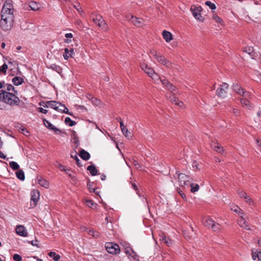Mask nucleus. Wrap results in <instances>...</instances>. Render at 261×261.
Returning a JSON list of instances; mask_svg holds the SVG:
<instances>
[{
    "label": "nucleus",
    "instance_id": "f257e3e1",
    "mask_svg": "<svg viewBox=\"0 0 261 261\" xmlns=\"http://www.w3.org/2000/svg\"><path fill=\"white\" fill-rule=\"evenodd\" d=\"M15 94L1 90H0V101L12 107L19 106L21 101Z\"/></svg>",
    "mask_w": 261,
    "mask_h": 261
},
{
    "label": "nucleus",
    "instance_id": "f03ea898",
    "mask_svg": "<svg viewBox=\"0 0 261 261\" xmlns=\"http://www.w3.org/2000/svg\"><path fill=\"white\" fill-rule=\"evenodd\" d=\"M0 20V27L4 31H8L11 29L14 21V14H2Z\"/></svg>",
    "mask_w": 261,
    "mask_h": 261
},
{
    "label": "nucleus",
    "instance_id": "7ed1b4c3",
    "mask_svg": "<svg viewBox=\"0 0 261 261\" xmlns=\"http://www.w3.org/2000/svg\"><path fill=\"white\" fill-rule=\"evenodd\" d=\"M91 17L93 21L102 30H107V24L102 16L98 14L92 13Z\"/></svg>",
    "mask_w": 261,
    "mask_h": 261
},
{
    "label": "nucleus",
    "instance_id": "20e7f679",
    "mask_svg": "<svg viewBox=\"0 0 261 261\" xmlns=\"http://www.w3.org/2000/svg\"><path fill=\"white\" fill-rule=\"evenodd\" d=\"M105 248L107 252L112 254L116 255L120 251L119 245L113 242H107L105 244Z\"/></svg>",
    "mask_w": 261,
    "mask_h": 261
},
{
    "label": "nucleus",
    "instance_id": "39448f33",
    "mask_svg": "<svg viewBox=\"0 0 261 261\" xmlns=\"http://www.w3.org/2000/svg\"><path fill=\"white\" fill-rule=\"evenodd\" d=\"M14 9L12 0H6L1 10V14L7 15L8 14H13Z\"/></svg>",
    "mask_w": 261,
    "mask_h": 261
},
{
    "label": "nucleus",
    "instance_id": "423d86ee",
    "mask_svg": "<svg viewBox=\"0 0 261 261\" xmlns=\"http://www.w3.org/2000/svg\"><path fill=\"white\" fill-rule=\"evenodd\" d=\"M191 11H192L193 16L196 19L203 22L204 18L201 16V11L202 8L201 6L196 7L195 5H192L191 7Z\"/></svg>",
    "mask_w": 261,
    "mask_h": 261
},
{
    "label": "nucleus",
    "instance_id": "0eeeda50",
    "mask_svg": "<svg viewBox=\"0 0 261 261\" xmlns=\"http://www.w3.org/2000/svg\"><path fill=\"white\" fill-rule=\"evenodd\" d=\"M40 106H42L44 108L50 107L52 109L57 111L59 110V105H61V102L60 101L50 100L47 101H41L39 102Z\"/></svg>",
    "mask_w": 261,
    "mask_h": 261
},
{
    "label": "nucleus",
    "instance_id": "6e6552de",
    "mask_svg": "<svg viewBox=\"0 0 261 261\" xmlns=\"http://www.w3.org/2000/svg\"><path fill=\"white\" fill-rule=\"evenodd\" d=\"M228 87L229 85L227 83H223L216 90V95L219 97L225 98L227 94L226 90L228 89Z\"/></svg>",
    "mask_w": 261,
    "mask_h": 261
},
{
    "label": "nucleus",
    "instance_id": "1a4fd4ad",
    "mask_svg": "<svg viewBox=\"0 0 261 261\" xmlns=\"http://www.w3.org/2000/svg\"><path fill=\"white\" fill-rule=\"evenodd\" d=\"M31 201H33V204L31 203V205L35 207L40 198V192L38 190H33L31 191Z\"/></svg>",
    "mask_w": 261,
    "mask_h": 261
},
{
    "label": "nucleus",
    "instance_id": "9d476101",
    "mask_svg": "<svg viewBox=\"0 0 261 261\" xmlns=\"http://www.w3.org/2000/svg\"><path fill=\"white\" fill-rule=\"evenodd\" d=\"M43 122L44 125L48 129L53 130L54 132L57 134H60L61 133V130L54 126L49 121H48L46 119L44 118L43 119Z\"/></svg>",
    "mask_w": 261,
    "mask_h": 261
},
{
    "label": "nucleus",
    "instance_id": "9b49d317",
    "mask_svg": "<svg viewBox=\"0 0 261 261\" xmlns=\"http://www.w3.org/2000/svg\"><path fill=\"white\" fill-rule=\"evenodd\" d=\"M178 178L181 186L187 185V182L189 180L190 177L184 173H179L178 175Z\"/></svg>",
    "mask_w": 261,
    "mask_h": 261
},
{
    "label": "nucleus",
    "instance_id": "f8f14e48",
    "mask_svg": "<svg viewBox=\"0 0 261 261\" xmlns=\"http://www.w3.org/2000/svg\"><path fill=\"white\" fill-rule=\"evenodd\" d=\"M140 67L150 77L155 73L154 70L152 68L148 67L145 63H141Z\"/></svg>",
    "mask_w": 261,
    "mask_h": 261
},
{
    "label": "nucleus",
    "instance_id": "ddd939ff",
    "mask_svg": "<svg viewBox=\"0 0 261 261\" xmlns=\"http://www.w3.org/2000/svg\"><path fill=\"white\" fill-rule=\"evenodd\" d=\"M232 88L233 90L234 91L238 94L244 96L246 93V92L244 91L243 88L237 83H233L232 86Z\"/></svg>",
    "mask_w": 261,
    "mask_h": 261
},
{
    "label": "nucleus",
    "instance_id": "4468645a",
    "mask_svg": "<svg viewBox=\"0 0 261 261\" xmlns=\"http://www.w3.org/2000/svg\"><path fill=\"white\" fill-rule=\"evenodd\" d=\"M16 233L22 237H27V231L26 230L25 228L22 225H18L16 228Z\"/></svg>",
    "mask_w": 261,
    "mask_h": 261
},
{
    "label": "nucleus",
    "instance_id": "2eb2a0df",
    "mask_svg": "<svg viewBox=\"0 0 261 261\" xmlns=\"http://www.w3.org/2000/svg\"><path fill=\"white\" fill-rule=\"evenodd\" d=\"M238 223L240 227H243L246 230H250L249 225L247 224V221L242 216L238 219Z\"/></svg>",
    "mask_w": 261,
    "mask_h": 261
},
{
    "label": "nucleus",
    "instance_id": "dca6fc26",
    "mask_svg": "<svg viewBox=\"0 0 261 261\" xmlns=\"http://www.w3.org/2000/svg\"><path fill=\"white\" fill-rule=\"evenodd\" d=\"M74 54V49L71 48L68 49L67 48L64 49V53L63 57L65 60H67L69 58H73V55Z\"/></svg>",
    "mask_w": 261,
    "mask_h": 261
},
{
    "label": "nucleus",
    "instance_id": "f3484780",
    "mask_svg": "<svg viewBox=\"0 0 261 261\" xmlns=\"http://www.w3.org/2000/svg\"><path fill=\"white\" fill-rule=\"evenodd\" d=\"M158 61L161 64L167 66V67H170L172 66V63L170 61L168 60L164 56H160Z\"/></svg>",
    "mask_w": 261,
    "mask_h": 261
},
{
    "label": "nucleus",
    "instance_id": "a211bd4d",
    "mask_svg": "<svg viewBox=\"0 0 261 261\" xmlns=\"http://www.w3.org/2000/svg\"><path fill=\"white\" fill-rule=\"evenodd\" d=\"M77 152H76L75 149H73V150L71 151V152H70L71 158L73 159L76 161V164L77 166L79 167H81L82 166V165L81 164V161L77 157Z\"/></svg>",
    "mask_w": 261,
    "mask_h": 261
},
{
    "label": "nucleus",
    "instance_id": "6ab92c4d",
    "mask_svg": "<svg viewBox=\"0 0 261 261\" xmlns=\"http://www.w3.org/2000/svg\"><path fill=\"white\" fill-rule=\"evenodd\" d=\"M79 155L85 161H88L90 158V153L84 149H81L79 152Z\"/></svg>",
    "mask_w": 261,
    "mask_h": 261
},
{
    "label": "nucleus",
    "instance_id": "aec40b11",
    "mask_svg": "<svg viewBox=\"0 0 261 261\" xmlns=\"http://www.w3.org/2000/svg\"><path fill=\"white\" fill-rule=\"evenodd\" d=\"M162 36L167 42H169L173 39L172 34L166 30L163 31Z\"/></svg>",
    "mask_w": 261,
    "mask_h": 261
},
{
    "label": "nucleus",
    "instance_id": "412c9836",
    "mask_svg": "<svg viewBox=\"0 0 261 261\" xmlns=\"http://www.w3.org/2000/svg\"><path fill=\"white\" fill-rule=\"evenodd\" d=\"M66 173L71 178L73 182L76 183L77 181L76 176H75V172L71 170L70 168H67L65 171Z\"/></svg>",
    "mask_w": 261,
    "mask_h": 261
},
{
    "label": "nucleus",
    "instance_id": "4be33fe9",
    "mask_svg": "<svg viewBox=\"0 0 261 261\" xmlns=\"http://www.w3.org/2000/svg\"><path fill=\"white\" fill-rule=\"evenodd\" d=\"M87 169L90 172L91 175L92 176H95L97 174H100L98 173V170L96 169L95 166L93 164L88 166Z\"/></svg>",
    "mask_w": 261,
    "mask_h": 261
},
{
    "label": "nucleus",
    "instance_id": "5701e85b",
    "mask_svg": "<svg viewBox=\"0 0 261 261\" xmlns=\"http://www.w3.org/2000/svg\"><path fill=\"white\" fill-rule=\"evenodd\" d=\"M12 82L15 86H19L24 83L23 79L20 76H15L12 79Z\"/></svg>",
    "mask_w": 261,
    "mask_h": 261
},
{
    "label": "nucleus",
    "instance_id": "b1692460",
    "mask_svg": "<svg viewBox=\"0 0 261 261\" xmlns=\"http://www.w3.org/2000/svg\"><path fill=\"white\" fill-rule=\"evenodd\" d=\"M130 252H132V253L133 254H134V255H135L134 256H133V257L134 258V259L135 260L138 259L139 256L133 251L132 248L128 246V244H126V247L125 248V251H124L125 253H126V254H129V255H130L129 253Z\"/></svg>",
    "mask_w": 261,
    "mask_h": 261
},
{
    "label": "nucleus",
    "instance_id": "393cba45",
    "mask_svg": "<svg viewBox=\"0 0 261 261\" xmlns=\"http://www.w3.org/2000/svg\"><path fill=\"white\" fill-rule=\"evenodd\" d=\"M212 148H213V149L220 153H222L223 152V148L222 146L218 142L215 143L214 144H212Z\"/></svg>",
    "mask_w": 261,
    "mask_h": 261
},
{
    "label": "nucleus",
    "instance_id": "a878e982",
    "mask_svg": "<svg viewBox=\"0 0 261 261\" xmlns=\"http://www.w3.org/2000/svg\"><path fill=\"white\" fill-rule=\"evenodd\" d=\"M132 21L136 26L140 27L142 24V19L132 16Z\"/></svg>",
    "mask_w": 261,
    "mask_h": 261
},
{
    "label": "nucleus",
    "instance_id": "bb28decb",
    "mask_svg": "<svg viewBox=\"0 0 261 261\" xmlns=\"http://www.w3.org/2000/svg\"><path fill=\"white\" fill-rule=\"evenodd\" d=\"M86 205L90 208L93 210H97L98 206V205L95 203L92 200H86Z\"/></svg>",
    "mask_w": 261,
    "mask_h": 261
},
{
    "label": "nucleus",
    "instance_id": "cd10ccee",
    "mask_svg": "<svg viewBox=\"0 0 261 261\" xmlns=\"http://www.w3.org/2000/svg\"><path fill=\"white\" fill-rule=\"evenodd\" d=\"M38 184L42 187H44L45 188H49V182L41 177L40 179H38Z\"/></svg>",
    "mask_w": 261,
    "mask_h": 261
},
{
    "label": "nucleus",
    "instance_id": "c85d7f7f",
    "mask_svg": "<svg viewBox=\"0 0 261 261\" xmlns=\"http://www.w3.org/2000/svg\"><path fill=\"white\" fill-rule=\"evenodd\" d=\"M29 7L33 11L38 10L40 8V4L36 2L32 1L29 4Z\"/></svg>",
    "mask_w": 261,
    "mask_h": 261
},
{
    "label": "nucleus",
    "instance_id": "c756f323",
    "mask_svg": "<svg viewBox=\"0 0 261 261\" xmlns=\"http://www.w3.org/2000/svg\"><path fill=\"white\" fill-rule=\"evenodd\" d=\"M214 222L215 221L211 218H207L203 221V223L205 226L211 228Z\"/></svg>",
    "mask_w": 261,
    "mask_h": 261
},
{
    "label": "nucleus",
    "instance_id": "7c9ffc66",
    "mask_svg": "<svg viewBox=\"0 0 261 261\" xmlns=\"http://www.w3.org/2000/svg\"><path fill=\"white\" fill-rule=\"evenodd\" d=\"M240 102L243 106H245L248 109L252 107L250 101L246 98H241Z\"/></svg>",
    "mask_w": 261,
    "mask_h": 261
},
{
    "label": "nucleus",
    "instance_id": "2f4dec72",
    "mask_svg": "<svg viewBox=\"0 0 261 261\" xmlns=\"http://www.w3.org/2000/svg\"><path fill=\"white\" fill-rule=\"evenodd\" d=\"M16 177L19 180L23 181L25 179L24 173L22 170H19L16 173Z\"/></svg>",
    "mask_w": 261,
    "mask_h": 261
},
{
    "label": "nucleus",
    "instance_id": "473e14b6",
    "mask_svg": "<svg viewBox=\"0 0 261 261\" xmlns=\"http://www.w3.org/2000/svg\"><path fill=\"white\" fill-rule=\"evenodd\" d=\"M59 106H61L62 108H63V109H60L59 108V110H57V111L61 112L64 113L66 114H68L70 116H73V114L69 111L67 108L64 105H63L61 103V105H59Z\"/></svg>",
    "mask_w": 261,
    "mask_h": 261
},
{
    "label": "nucleus",
    "instance_id": "72a5a7b5",
    "mask_svg": "<svg viewBox=\"0 0 261 261\" xmlns=\"http://www.w3.org/2000/svg\"><path fill=\"white\" fill-rule=\"evenodd\" d=\"M48 255L50 257L53 258L55 261H58L61 257L60 255L57 254L55 252H50L48 253Z\"/></svg>",
    "mask_w": 261,
    "mask_h": 261
},
{
    "label": "nucleus",
    "instance_id": "f704fd0d",
    "mask_svg": "<svg viewBox=\"0 0 261 261\" xmlns=\"http://www.w3.org/2000/svg\"><path fill=\"white\" fill-rule=\"evenodd\" d=\"M89 98L91 100V102L93 105L99 106L101 103V100L99 99L93 97L91 95H89Z\"/></svg>",
    "mask_w": 261,
    "mask_h": 261
},
{
    "label": "nucleus",
    "instance_id": "c9c22d12",
    "mask_svg": "<svg viewBox=\"0 0 261 261\" xmlns=\"http://www.w3.org/2000/svg\"><path fill=\"white\" fill-rule=\"evenodd\" d=\"M50 68L56 71L58 73H61L62 71V68L59 65L53 64L50 65Z\"/></svg>",
    "mask_w": 261,
    "mask_h": 261
},
{
    "label": "nucleus",
    "instance_id": "e433bc0d",
    "mask_svg": "<svg viewBox=\"0 0 261 261\" xmlns=\"http://www.w3.org/2000/svg\"><path fill=\"white\" fill-rule=\"evenodd\" d=\"M9 166L14 171L19 170V165L14 161L10 162L9 163Z\"/></svg>",
    "mask_w": 261,
    "mask_h": 261
},
{
    "label": "nucleus",
    "instance_id": "4c0bfd02",
    "mask_svg": "<svg viewBox=\"0 0 261 261\" xmlns=\"http://www.w3.org/2000/svg\"><path fill=\"white\" fill-rule=\"evenodd\" d=\"M65 123L66 124L70 126H73L76 124V122L72 120L69 117H66L65 119Z\"/></svg>",
    "mask_w": 261,
    "mask_h": 261
},
{
    "label": "nucleus",
    "instance_id": "58836bf2",
    "mask_svg": "<svg viewBox=\"0 0 261 261\" xmlns=\"http://www.w3.org/2000/svg\"><path fill=\"white\" fill-rule=\"evenodd\" d=\"M88 182H87V188L89 189V191L92 192H95V189L92 188V185L94 184L93 182H91L90 179L87 177Z\"/></svg>",
    "mask_w": 261,
    "mask_h": 261
},
{
    "label": "nucleus",
    "instance_id": "ea45409f",
    "mask_svg": "<svg viewBox=\"0 0 261 261\" xmlns=\"http://www.w3.org/2000/svg\"><path fill=\"white\" fill-rule=\"evenodd\" d=\"M120 128H121L122 134L125 137H127L128 130L127 127H126V126H125L124 124H123V122H121Z\"/></svg>",
    "mask_w": 261,
    "mask_h": 261
},
{
    "label": "nucleus",
    "instance_id": "a19ab883",
    "mask_svg": "<svg viewBox=\"0 0 261 261\" xmlns=\"http://www.w3.org/2000/svg\"><path fill=\"white\" fill-rule=\"evenodd\" d=\"M6 91L10 92V91H14V93H17V91L15 90V87L12 84H6Z\"/></svg>",
    "mask_w": 261,
    "mask_h": 261
},
{
    "label": "nucleus",
    "instance_id": "79ce46f5",
    "mask_svg": "<svg viewBox=\"0 0 261 261\" xmlns=\"http://www.w3.org/2000/svg\"><path fill=\"white\" fill-rule=\"evenodd\" d=\"M8 69V65L4 63L2 66H0V74H6Z\"/></svg>",
    "mask_w": 261,
    "mask_h": 261
},
{
    "label": "nucleus",
    "instance_id": "37998d69",
    "mask_svg": "<svg viewBox=\"0 0 261 261\" xmlns=\"http://www.w3.org/2000/svg\"><path fill=\"white\" fill-rule=\"evenodd\" d=\"M190 186L191 187V192L192 193H194L198 191L199 189V186L198 184H194L192 183L190 184Z\"/></svg>",
    "mask_w": 261,
    "mask_h": 261
},
{
    "label": "nucleus",
    "instance_id": "c03bdc74",
    "mask_svg": "<svg viewBox=\"0 0 261 261\" xmlns=\"http://www.w3.org/2000/svg\"><path fill=\"white\" fill-rule=\"evenodd\" d=\"M243 50L244 52L247 53L249 55H251L253 52V48L250 46H246L243 48Z\"/></svg>",
    "mask_w": 261,
    "mask_h": 261
},
{
    "label": "nucleus",
    "instance_id": "a18cd8bd",
    "mask_svg": "<svg viewBox=\"0 0 261 261\" xmlns=\"http://www.w3.org/2000/svg\"><path fill=\"white\" fill-rule=\"evenodd\" d=\"M162 241L168 246L172 245V240L170 239L167 238L166 236L163 237Z\"/></svg>",
    "mask_w": 261,
    "mask_h": 261
},
{
    "label": "nucleus",
    "instance_id": "49530a36",
    "mask_svg": "<svg viewBox=\"0 0 261 261\" xmlns=\"http://www.w3.org/2000/svg\"><path fill=\"white\" fill-rule=\"evenodd\" d=\"M214 231H219L221 228V225L219 223H216L215 222L211 227Z\"/></svg>",
    "mask_w": 261,
    "mask_h": 261
},
{
    "label": "nucleus",
    "instance_id": "de8ad7c7",
    "mask_svg": "<svg viewBox=\"0 0 261 261\" xmlns=\"http://www.w3.org/2000/svg\"><path fill=\"white\" fill-rule=\"evenodd\" d=\"M89 234L95 238H99L100 237V233L94 230H91L89 231Z\"/></svg>",
    "mask_w": 261,
    "mask_h": 261
},
{
    "label": "nucleus",
    "instance_id": "09e8293b",
    "mask_svg": "<svg viewBox=\"0 0 261 261\" xmlns=\"http://www.w3.org/2000/svg\"><path fill=\"white\" fill-rule=\"evenodd\" d=\"M205 4L207 6H208L212 10H215L216 8L215 4L212 3L210 1H206L205 2Z\"/></svg>",
    "mask_w": 261,
    "mask_h": 261
},
{
    "label": "nucleus",
    "instance_id": "8fccbe9b",
    "mask_svg": "<svg viewBox=\"0 0 261 261\" xmlns=\"http://www.w3.org/2000/svg\"><path fill=\"white\" fill-rule=\"evenodd\" d=\"M160 79L162 84L166 88L168 87V85L170 83V82L165 78L162 79L160 77Z\"/></svg>",
    "mask_w": 261,
    "mask_h": 261
},
{
    "label": "nucleus",
    "instance_id": "3c124183",
    "mask_svg": "<svg viewBox=\"0 0 261 261\" xmlns=\"http://www.w3.org/2000/svg\"><path fill=\"white\" fill-rule=\"evenodd\" d=\"M212 18L213 20L216 21V22L221 23V22H223V20L220 18L217 15L214 14L213 15Z\"/></svg>",
    "mask_w": 261,
    "mask_h": 261
},
{
    "label": "nucleus",
    "instance_id": "603ef678",
    "mask_svg": "<svg viewBox=\"0 0 261 261\" xmlns=\"http://www.w3.org/2000/svg\"><path fill=\"white\" fill-rule=\"evenodd\" d=\"M169 98L170 101L172 103H174L175 105L176 104V102H177V101H178V99L174 94H172L171 96H170Z\"/></svg>",
    "mask_w": 261,
    "mask_h": 261
},
{
    "label": "nucleus",
    "instance_id": "864d4df0",
    "mask_svg": "<svg viewBox=\"0 0 261 261\" xmlns=\"http://www.w3.org/2000/svg\"><path fill=\"white\" fill-rule=\"evenodd\" d=\"M73 143L75 144V148H77L80 145V141L77 137L75 136L73 138Z\"/></svg>",
    "mask_w": 261,
    "mask_h": 261
},
{
    "label": "nucleus",
    "instance_id": "5fc2aeb1",
    "mask_svg": "<svg viewBox=\"0 0 261 261\" xmlns=\"http://www.w3.org/2000/svg\"><path fill=\"white\" fill-rule=\"evenodd\" d=\"M167 89L170 90L171 92H173L176 90V88L175 86L170 83L168 87H167Z\"/></svg>",
    "mask_w": 261,
    "mask_h": 261
},
{
    "label": "nucleus",
    "instance_id": "6e6d98bb",
    "mask_svg": "<svg viewBox=\"0 0 261 261\" xmlns=\"http://www.w3.org/2000/svg\"><path fill=\"white\" fill-rule=\"evenodd\" d=\"M13 259L15 261H21V256L18 254H14L13 256Z\"/></svg>",
    "mask_w": 261,
    "mask_h": 261
},
{
    "label": "nucleus",
    "instance_id": "4d7b16f0",
    "mask_svg": "<svg viewBox=\"0 0 261 261\" xmlns=\"http://www.w3.org/2000/svg\"><path fill=\"white\" fill-rule=\"evenodd\" d=\"M238 194L241 198H245L247 196L246 193L243 191H238Z\"/></svg>",
    "mask_w": 261,
    "mask_h": 261
},
{
    "label": "nucleus",
    "instance_id": "13d9d810",
    "mask_svg": "<svg viewBox=\"0 0 261 261\" xmlns=\"http://www.w3.org/2000/svg\"><path fill=\"white\" fill-rule=\"evenodd\" d=\"M20 129L21 130V133L23 134H24L26 136L30 135V132L28 130V129L26 128L23 127L22 128H20Z\"/></svg>",
    "mask_w": 261,
    "mask_h": 261
},
{
    "label": "nucleus",
    "instance_id": "bf43d9fd",
    "mask_svg": "<svg viewBox=\"0 0 261 261\" xmlns=\"http://www.w3.org/2000/svg\"><path fill=\"white\" fill-rule=\"evenodd\" d=\"M177 192L178 193V194L181 196V197L183 199L186 198V195L184 193V192L182 191V190L180 188L177 189Z\"/></svg>",
    "mask_w": 261,
    "mask_h": 261
},
{
    "label": "nucleus",
    "instance_id": "052dcab7",
    "mask_svg": "<svg viewBox=\"0 0 261 261\" xmlns=\"http://www.w3.org/2000/svg\"><path fill=\"white\" fill-rule=\"evenodd\" d=\"M132 187L137 192V194H138L139 196H140V195L139 194V190L137 184L135 183H132Z\"/></svg>",
    "mask_w": 261,
    "mask_h": 261
},
{
    "label": "nucleus",
    "instance_id": "680f3d73",
    "mask_svg": "<svg viewBox=\"0 0 261 261\" xmlns=\"http://www.w3.org/2000/svg\"><path fill=\"white\" fill-rule=\"evenodd\" d=\"M75 24L80 28H83V24L80 19L76 20L75 21Z\"/></svg>",
    "mask_w": 261,
    "mask_h": 261
},
{
    "label": "nucleus",
    "instance_id": "e2e57ef3",
    "mask_svg": "<svg viewBox=\"0 0 261 261\" xmlns=\"http://www.w3.org/2000/svg\"><path fill=\"white\" fill-rule=\"evenodd\" d=\"M37 111H38V112H39L40 113H43V114H46L48 112V111L47 110L44 109L43 108H41V107L38 108L37 109Z\"/></svg>",
    "mask_w": 261,
    "mask_h": 261
},
{
    "label": "nucleus",
    "instance_id": "0e129e2a",
    "mask_svg": "<svg viewBox=\"0 0 261 261\" xmlns=\"http://www.w3.org/2000/svg\"><path fill=\"white\" fill-rule=\"evenodd\" d=\"M258 251L256 252H252V257L253 260H256L257 258H258Z\"/></svg>",
    "mask_w": 261,
    "mask_h": 261
},
{
    "label": "nucleus",
    "instance_id": "69168bd1",
    "mask_svg": "<svg viewBox=\"0 0 261 261\" xmlns=\"http://www.w3.org/2000/svg\"><path fill=\"white\" fill-rule=\"evenodd\" d=\"M134 165L136 167V168H139L141 167L140 164L137 161L134 160L133 162Z\"/></svg>",
    "mask_w": 261,
    "mask_h": 261
},
{
    "label": "nucleus",
    "instance_id": "338daca9",
    "mask_svg": "<svg viewBox=\"0 0 261 261\" xmlns=\"http://www.w3.org/2000/svg\"><path fill=\"white\" fill-rule=\"evenodd\" d=\"M59 168L61 171H65V170L67 169L66 167L60 163L59 164Z\"/></svg>",
    "mask_w": 261,
    "mask_h": 261
},
{
    "label": "nucleus",
    "instance_id": "774afa93",
    "mask_svg": "<svg viewBox=\"0 0 261 261\" xmlns=\"http://www.w3.org/2000/svg\"><path fill=\"white\" fill-rule=\"evenodd\" d=\"M74 7L79 12H81V11L82 10V7L79 4H78L77 5H74Z\"/></svg>",
    "mask_w": 261,
    "mask_h": 261
}]
</instances>
